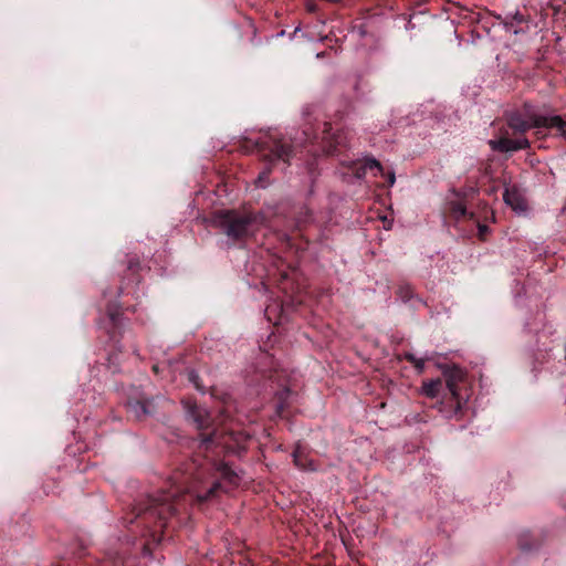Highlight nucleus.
<instances>
[{"mask_svg":"<svg viewBox=\"0 0 566 566\" xmlns=\"http://www.w3.org/2000/svg\"><path fill=\"white\" fill-rule=\"evenodd\" d=\"M185 409L198 430V439L192 441L196 451L185 463L182 478L174 476L167 486L137 501L129 514L128 522L142 527V536L148 538L144 549L161 542L169 518L187 513L192 503L202 505L240 484L239 474L221 457H240L249 436L217 426L208 410L196 402H185Z\"/></svg>","mask_w":566,"mask_h":566,"instance_id":"1","label":"nucleus"},{"mask_svg":"<svg viewBox=\"0 0 566 566\" xmlns=\"http://www.w3.org/2000/svg\"><path fill=\"white\" fill-rule=\"evenodd\" d=\"M506 128L501 129L497 139L490 140V146L499 153H513L531 147L525 134L532 128L555 129L558 136L566 139V120L559 115L544 116L535 111V106L525 101L521 107L507 109L503 115Z\"/></svg>","mask_w":566,"mask_h":566,"instance_id":"2","label":"nucleus"},{"mask_svg":"<svg viewBox=\"0 0 566 566\" xmlns=\"http://www.w3.org/2000/svg\"><path fill=\"white\" fill-rule=\"evenodd\" d=\"M298 146L302 144L287 140L277 134H264L255 139L247 138L244 140V147L250 151L258 153L264 163V168L258 177L261 187L269 179L272 168L277 161L290 164L291 158L296 155Z\"/></svg>","mask_w":566,"mask_h":566,"instance_id":"3","label":"nucleus"},{"mask_svg":"<svg viewBox=\"0 0 566 566\" xmlns=\"http://www.w3.org/2000/svg\"><path fill=\"white\" fill-rule=\"evenodd\" d=\"M265 218L262 213L222 210L216 213L213 223L234 242L245 241L252 237Z\"/></svg>","mask_w":566,"mask_h":566,"instance_id":"4","label":"nucleus"},{"mask_svg":"<svg viewBox=\"0 0 566 566\" xmlns=\"http://www.w3.org/2000/svg\"><path fill=\"white\" fill-rule=\"evenodd\" d=\"M304 142L311 146L308 153L316 156L318 150L323 154L337 156L348 147V136L343 129H333L331 123L324 122L314 127L306 126L303 130Z\"/></svg>","mask_w":566,"mask_h":566,"instance_id":"5","label":"nucleus"},{"mask_svg":"<svg viewBox=\"0 0 566 566\" xmlns=\"http://www.w3.org/2000/svg\"><path fill=\"white\" fill-rule=\"evenodd\" d=\"M264 389L268 387L274 395L275 411L279 417H285V412L290 406L292 390L289 387L287 376L284 370L271 369L266 375L262 376Z\"/></svg>","mask_w":566,"mask_h":566,"instance_id":"6","label":"nucleus"},{"mask_svg":"<svg viewBox=\"0 0 566 566\" xmlns=\"http://www.w3.org/2000/svg\"><path fill=\"white\" fill-rule=\"evenodd\" d=\"M125 408L129 419L142 421L155 412V399L145 396L128 398Z\"/></svg>","mask_w":566,"mask_h":566,"instance_id":"7","label":"nucleus"},{"mask_svg":"<svg viewBox=\"0 0 566 566\" xmlns=\"http://www.w3.org/2000/svg\"><path fill=\"white\" fill-rule=\"evenodd\" d=\"M367 170H376L377 172L384 174L381 164L375 158L366 157L361 160L352 161L348 165V172L357 179H363Z\"/></svg>","mask_w":566,"mask_h":566,"instance_id":"8","label":"nucleus"},{"mask_svg":"<svg viewBox=\"0 0 566 566\" xmlns=\"http://www.w3.org/2000/svg\"><path fill=\"white\" fill-rule=\"evenodd\" d=\"M443 216L447 219L459 221L467 218H472L473 213L467 210L464 202L461 199H450L444 203Z\"/></svg>","mask_w":566,"mask_h":566,"instance_id":"9","label":"nucleus"},{"mask_svg":"<svg viewBox=\"0 0 566 566\" xmlns=\"http://www.w3.org/2000/svg\"><path fill=\"white\" fill-rule=\"evenodd\" d=\"M446 387L452 398L460 403L459 384L463 380V373L459 367L448 368L443 371Z\"/></svg>","mask_w":566,"mask_h":566,"instance_id":"10","label":"nucleus"},{"mask_svg":"<svg viewBox=\"0 0 566 566\" xmlns=\"http://www.w3.org/2000/svg\"><path fill=\"white\" fill-rule=\"evenodd\" d=\"M503 199L514 211L525 212L527 210V201L515 187L506 188Z\"/></svg>","mask_w":566,"mask_h":566,"instance_id":"11","label":"nucleus"},{"mask_svg":"<svg viewBox=\"0 0 566 566\" xmlns=\"http://www.w3.org/2000/svg\"><path fill=\"white\" fill-rule=\"evenodd\" d=\"M106 313L109 319L111 324V337L115 338L116 334H120V326H122V316H123V310L122 306L117 303H109L106 308Z\"/></svg>","mask_w":566,"mask_h":566,"instance_id":"12","label":"nucleus"},{"mask_svg":"<svg viewBox=\"0 0 566 566\" xmlns=\"http://www.w3.org/2000/svg\"><path fill=\"white\" fill-rule=\"evenodd\" d=\"M294 464L302 470H314L313 462L307 458L304 448L297 443L292 453Z\"/></svg>","mask_w":566,"mask_h":566,"instance_id":"13","label":"nucleus"},{"mask_svg":"<svg viewBox=\"0 0 566 566\" xmlns=\"http://www.w3.org/2000/svg\"><path fill=\"white\" fill-rule=\"evenodd\" d=\"M517 542L523 552H532L541 546L538 538L531 532L521 533Z\"/></svg>","mask_w":566,"mask_h":566,"instance_id":"14","label":"nucleus"},{"mask_svg":"<svg viewBox=\"0 0 566 566\" xmlns=\"http://www.w3.org/2000/svg\"><path fill=\"white\" fill-rule=\"evenodd\" d=\"M443 388V382L440 378L430 379L428 381H423L422 391L429 398H437Z\"/></svg>","mask_w":566,"mask_h":566,"instance_id":"15","label":"nucleus"},{"mask_svg":"<svg viewBox=\"0 0 566 566\" xmlns=\"http://www.w3.org/2000/svg\"><path fill=\"white\" fill-rule=\"evenodd\" d=\"M139 269H140L139 261L137 259H130L128 261L127 276L125 279H127L129 282H133V283H139V277H138Z\"/></svg>","mask_w":566,"mask_h":566,"instance_id":"16","label":"nucleus"},{"mask_svg":"<svg viewBox=\"0 0 566 566\" xmlns=\"http://www.w3.org/2000/svg\"><path fill=\"white\" fill-rule=\"evenodd\" d=\"M524 15L518 11L514 14H507L502 22L504 23L506 29H511L515 25H520L524 22Z\"/></svg>","mask_w":566,"mask_h":566,"instance_id":"17","label":"nucleus"},{"mask_svg":"<svg viewBox=\"0 0 566 566\" xmlns=\"http://www.w3.org/2000/svg\"><path fill=\"white\" fill-rule=\"evenodd\" d=\"M397 294L403 302H407L413 296V290L408 284L400 285L397 290Z\"/></svg>","mask_w":566,"mask_h":566,"instance_id":"18","label":"nucleus"},{"mask_svg":"<svg viewBox=\"0 0 566 566\" xmlns=\"http://www.w3.org/2000/svg\"><path fill=\"white\" fill-rule=\"evenodd\" d=\"M298 214L300 216L296 218L295 221V227L297 229H301L306 222L310 221L312 214L306 208H302Z\"/></svg>","mask_w":566,"mask_h":566,"instance_id":"19","label":"nucleus"},{"mask_svg":"<svg viewBox=\"0 0 566 566\" xmlns=\"http://www.w3.org/2000/svg\"><path fill=\"white\" fill-rule=\"evenodd\" d=\"M187 376L188 380L196 387V389L203 391L205 386L201 384L199 375L193 369L188 370Z\"/></svg>","mask_w":566,"mask_h":566,"instance_id":"20","label":"nucleus"},{"mask_svg":"<svg viewBox=\"0 0 566 566\" xmlns=\"http://www.w3.org/2000/svg\"><path fill=\"white\" fill-rule=\"evenodd\" d=\"M489 231H490V229L486 224H482V223L478 222V237L481 241L486 240V235H488Z\"/></svg>","mask_w":566,"mask_h":566,"instance_id":"21","label":"nucleus"},{"mask_svg":"<svg viewBox=\"0 0 566 566\" xmlns=\"http://www.w3.org/2000/svg\"><path fill=\"white\" fill-rule=\"evenodd\" d=\"M427 360H429V357L417 358L416 363H413L412 365L416 368V370L421 374L424 370V364H426Z\"/></svg>","mask_w":566,"mask_h":566,"instance_id":"22","label":"nucleus"},{"mask_svg":"<svg viewBox=\"0 0 566 566\" xmlns=\"http://www.w3.org/2000/svg\"><path fill=\"white\" fill-rule=\"evenodd\" d=\"M403 358L410 364L416 363L417 359V357L412 353H405Z\"/></svg>","mask_w":566,"mask_h":566,"instance_id":"23","label":"nucleus"},{"mask_svg":"<svg viewBox=\"0 0 566 566\" xmlns=\"http://www.w3.org/2000/svg\"><path fill=\"white\" fill-rule=\"evenodd\" d=\"M395 180H396L395 172H389L388 174V185L392 186L395 184Z\"/></svg>","mask_w":566,"mask_h":566,"instance_id":"24","label":"nucleus"},{"mask_svg":"<svg viewBox=\"0 0 566 566\" xmlns=\"http://www.w3.org/2000/svg\"><path fill=\"white\" fill-rule=\"evenodd\" d=\"M83 552H84V546L80 545L78 546V552H74V554H76L78 557H82L83 556Z\"/></svg>","mask_w":566,"mask_h":566,"instance_id":"25","label":"nucleus"},{"mask_svg":"<svg viewBox=\"0 0 566 566\" xmlns=\"http://www.w3.org/2000/svg\"><path fill=\"white\" fill-rule=\"evenodd\" d=\"M153 371H154L155 374H159V365H158V364H155V365L153 366Z\"/></svg>","mask_w":566,"mask_h":566,"instance_id":"26","label":"nucleus"},{"mask_svg":"<svg viewBox=\"0 0 566 566\" xmlns=\"http://www.w3.org/2000/svg\"><path fill=\"white\" fill-rule=\"evenodd\" d=\"M324 56H325V52H321V53H318V54H317V57H318V59H322V57H324Z\"/></svg>","mask_w":566,"mask_h":566,"instance_id":"27","label":"nucleus"},{"mask_svg":"<svg viewBox=\"0 0 566 566\" xmlns=\"http://www.w3.org/2000/svg\"><path fill=\"white\" fill-rule=\"evenodd\" d=\"M123 293H124V286H123V285H120V286H119V294H123Z\"/></svg>","mask_w":566,"mask_h":566,"instance_id":"28","label":"nucleus"},{"mask_svg":"<svg viewBox=\"0 0 566 566\" xmlns=\"http://www.w3.org/2000/svg\"><path fill=\"white\" fill-rule=\"evenodd\" d=\"M328 40V35H325L324 38H322V41L325 42Z\"/></svg>","mask_w":566,"mask_h":566,"instance_id":"29","label":"nucleus"},{"mask_svg":"<svg viewBox=\"0 0 566 566\" xmlns=\"http://www.w3.org/2000/svg\"><path fill=\"white\" fill-rule=\"evenodd\" d=\"M539 134H541V132H539V130H537V132L535 133V135H536L537 137H539Z\"/></svg>","mask_w":566,"mask_h":566,"instance_id":"30","label":"nucleus"}]
</instances>
